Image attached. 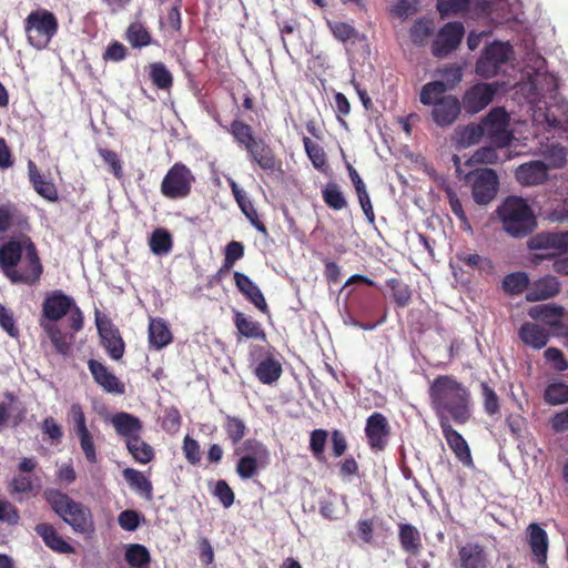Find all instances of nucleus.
<instances>
[{
	"mask_svg": "<svg viewBox=\"0 0 568 568\" xmlns=\"http://www.w3.org/2000/svg\"><path fill=\"white\" fill-rule=\"evenodd\" d=\"M428 394L439 423L440 416H450L458 425H464L470 419V392L455 376H437L432 382Z\"/></svg>",
	"mask_w": 568,
	"mask_h": 568,
	"instance_id": "obj_1",
	"label": "nucleus"
},
{
	"mask_svg": "<svg viewBox=\"0 0 568 568\" xmlns=\"http://www.w3.org/2000/svg\"><path fill=\"white\" fill-rule=\"evenodd\" d=\"M0 267L12 283L32 285L42 274L40 258L28 236L9 241L0 247Z\"/></svg>",
	"mask_w": 568,
	"mask_h": 568,
	"instance_id": "obj_2",
	"label": "nucleus"
},
{
	"mask_svg": "<svg viewBox=\"0 0 568 568\" xmlns=\"http://www.w3.org/2000/svg\"><path fill=\"white\" fill-rule=\"evenodd\" d=\"M503 230L514 239H523L537 226L536 216L530 205L519 196L506 197L496 210Z\"/></svg>",
	"mask_w": 568,
	"mask_h": 568,
	"instance_id": "obj_3",
	"label": "nucleus"
},
{
	"mask_svg": "<svg viewBox=\"0 0 568 568\" xmlns=\"http://www.w3.org/2000/svg\"><path fill=\"white\" fill-rule=\"evenodd\" d=\"M51 509L70 525L77 532L84 534L92 526V516L88 507L70 498L57 488H48L43 493Z\"/></svg>",
	"mask_w": 568,
	"mask_h": 568,
	"instance_id": "obj_4",
	"label": "nucleus"
},
{
	"mask_svg": "<svg viewBox=\"0 0 568 568\" xmlns=\"http://www.w3.org/2000/svg\"><path fill=\"white\" fill-rule=\"evenodd\" d=\"M24 22L28 42L38 50L47 48L58 31L57 18L44 9L30 12Z\"/></svg>",
	"mask_w": 568,
	"mask_h": 568,
	"instance_id": "obj_5",
	"label": "nucleus"
},
{
	"mask_svg": "<svg viewBox=\"0 0 568 568\" xmlns=\"http://www.w3.org/2000/svg\"><path fill=\"white\" fill-rule=\"evenodd\" d=\"M68 315L71 327L80 331L83 326V316L74 300L61 291H54L43 302L44 323H54Z\"/></svg>",
	"mask_w": 568,
	"mask_h": 568,
	"instance_id": "obj_6",
	"label": "nucleus"
},
{
	"mask_svg": "<svg viewBox=\"0 0 568 568\" xmlns=\"http://www.w3.org/2000/svg\"><path fill=\"white\" fill-rule=\"evenodd\" d=\"M194 176L182 163H175L165 174L161 192L165 197L180 199L189 195Z\"/></svg>",
	"mask_w": 568,
	"mask_h": 568,
	"instance_id": "obj_7",
	"label": "nucleus"
},
{
	"mask_svg": "<svg viewBox=\"0 0 568 568\" xmlns=\"http://www.w3.org/2000/svg\"><path fill=\"white\" fill-rule=\"evenodd\" d=\"M511 53V48L501 42H494L485 48L481 57L476 62V73L489 79L499 73Z\"/></svg>",
	"mask_w": 568,
	"mask_h": 568,
	"instance_id": "obj_8",
	"label": "nucleus"
},
{
	"mask_svg": "<svg viewBox=\"0 0 568 568\" xmlns=\"http://www.w3.org/2000/svg\"><path fill=\"white\" fill-rule=\"evenodd\" d=\"M246 455L242 456L236 465V473L243 479H248L257 474L258 467L268 464V450L257 440H246L243 445Z\"/></svg>",
	"mask_w": 568,
	"mask_h": 568,
	"instance_id": "obj_9",
	"label": "nucleus"
},
{
	"mask_svg": "<svg viewBox=\"0 0 568 568\" xmlns=\"http://www.w3.org/2000/svg\"><path fill=\"white\" fill-rule=\"evenodd\" d=\"M500 89L498 82H479L471 85L463 95L462 104L466 113L475 114L489 105Z\"/></svg>",
	"mask_w": 568,
	"mask_h": 568,
	"instance_id": "obj_10",
	"label": "nucleus"
},
{
	"mask_svg": "<svg viewBox=\"0 0 568 568\" xmlns=\"http://www.w3.org/2000/svg\"><path fill=\"white\" fill-rule=\"evenodd\" d=\"M398 540L400 548L407 555L406 564L408 568H429L426 560L418 561L413 566V558L420 555L423 550V541L420 531L412 524H398Z\"/></svg>",
	"mask_w": 568,
	"mask_h": 568,
	"instance_id": "obj_11",
	"label": "nucleus"
},
{
	"mask_svg": "<svg viewBox=\"0 0 568 568\" xmlns=\"http://www.w3.org/2000/svg\"><path fill=\"white\" fill-rule=\"evenodd\" d=\"M439 427L448 447L452 449L455 457L465 467L473 468L474 459L471 456L470 447L463 435L452 426L447 416H440Z\"/></svg>",
	"mask_w": 568,
	"mask_h": 568,
	"instance_id": "obj_12",
	"label": "nucleus"
},
{
	"mask_svg": "<svg viewBox=\"0 0 568 568\" xmlns=\"http://www.w3.org/2000/svg\"><path fill=\"white\" fill-rule=\"evenodd\" d=\"M470 175L474 176L473 197L477 204H488L496 196L498 191V176L491 169H478Z\"/></svg>",
	"mask_w": 568,
	"mask_h": 568,
	"instance_id": "obj_13",
	"label": "nucleus"
},
{
	"mask_svg": "<svg viewBox=\"0 0 568 568\" xmlns=\"http://www.w3.org/2000/svg\"><path fill=\"white\" fill-rule=\"evenodd\" d=\"M465 29L462 22L446 23L437 34L432 44V53L443 58L457 49L463 40Z\"/></svg>",
	"mask_w": 568,
	"mask_h": 568,
	"instance_id": "obj_14",
	"label": "nucleus"
},
{
	"mask_svg": "<svg viewBox=\"0 0 568 568\" xmlns=\"http://www.w3.org/2000/svg\"><path fill=\"white\" fill-rule=\"evenodd\" d=\"M95 324L108 354L115 361L120 359L124 353V342L118 328L100 312H95Z\"/></svg>",
	"mask_w": 568,
	"mask_h": 568,
	"instance_id": "obj_15",
	"label": "nucleus"
},
{
	"mask_svg": "<svg viewBox=\"0 0 568 568\" xmlns=\"http://www.w3.org/2000/svg\"><path fill=\"white\" fill-rule=\"evenodd\" d=\"M480 124L485 129V134L495 141L506 144L509 141L507 131L509 124V115L501 106L494 108L481 120Z\"/></svg>",
	"mask_w": 568,
	"mask_h": 568,
	"instance_id": "obj_16",
	"label": "nucleus"
},
{
	"mask_svg": "<svg viewBox=\"0 0 568 568\" xmlns=\"http://www.w3.org/2000/svg\"><path fill=\"white\" fill-rule=\"evenodd\" d=\"M457 568H488L489 559L485 546L479 542H466L457 548Z\"/></svg>",
	"mask_w": 568,
	"mask_h": 568,
	"instance_id": "obj_17",
	"label": "nucleus"
},
{
	"mask_svg": "<svg viewBox=\"0 0 568 568\" xmlns=\"http://www.w3.org/2000/svg\"><path fill=\"white\" fill-rule=\"evenodd\" d=\"M387 418L379 413H374L367 418L365 432L373 449L384 450L387 446Z\"/></svg>",
	"mask_w": 568,
	"mask_h": 568,
	"instance_id": "obj_18",
	"label": "nucleus"
},
{
	"mask_svg": "<svg viewBox=\"0 0 568 568\" xmlns=\"http://www.w3.org/2000/svg\"><path fill=\"white\" fill-rule=\"evenodd\" d=\"M560 292V283L557 277L552 275L542 276L534 282H530L526 300L528 302H538L557 296Z\"/></svg>",
	"mask_w": 568,
	"mask_h": 568,
	"instance_id": "obj_19",
	"label": "nucleus"
},
{
	"mask_svg": "<svg viewBox=\"0 0 568 568\" xmlns=\"http://www.w3.org/2000/svg\"><path fill=\"white\" fill-rule=\"evenodd\" d=\"M462 105V102L455 97L442 98L434 104L432 111L434 121L440 126L450 125L458 118Z\"/></svg>",
	"mask_w": 568,
	"mask_h": 568,
	"instance_id": "obj_20",
	"label": "nucleus"
},
{
	"mask_svg": "<svg viewBox=\"0 0 568 568\" xmlns=\"http://www.w3.org/2000/svg\"><path fill=\"white\" fill-rule=\"evenodd\" d=\"M515 176L521 185H539L548 179V166L542 161H530L519 165Z\"/></svg>",
	"mask_w": 568,
	"mask_h": 568,
	"instance_id": "obj_21",
	"label": "nucleus"
},
{
	"mask_svg": "<svg viewBox=\"0 0 568 568\" xmlns=\"http://www.w3.org/2000/svg\"><path fill=\"white\" fill-rule=\"evenodd\" d=\"M89 369L94 381L108 393L123 394L124 385L100 362L90 359Z\"/></svg>",
	"mask_w": 568,
	"mask_h": 568,
	"instance_id": "obj_22",
	"label": "nucleus"
},
{
	"mask_svg": "<svg viewBox=\"0 0 568 568\" xmlns=\"http://www.w3.org/2000/svg\"><path fill=\"white\" fill-rule=\"evenodd\" d=\"M531 250L555 248L560 252L568 250V231L539 233L530 240Z\"/></svg>",
	"mask_w": 568,
	"mask_h": 568,
	"instance_id": "obj_23",
	"label": "nucleus"
},
{
	"mask_svg": "<svg viewBox=\"0 0 568 568\" xmlns=\"http://www.w3.org/2000/svg\"><path fill=\"white\" fill-rule=\"evenodd\" d=\"M34 530L51 550L64 555L74 552V548L57 532L53 526L39 524L36 526Z\"/></svg>",
	"mask_w": 568,
	"mask_h": 568,
	"instance_id": "obj_24",
	"label": "nucleus"
},
{
	"mask_svg": "<svg viewBox=\"0 0 568 568\" xmlns=\"http://www.w3.org/2000/svg\"><path fill=\"white\" fill-rule=\"evenodd\" d=\"M532 320L541 321L545 324L557 328L558 331L564 326V307L555 304H542L531 307L528 312Z\"/></svg>",
	"mask_w": 568,
	"mask_h": 568,
	"instance_id": "obj_25",
	"label": "nucleus"
},
{
	"mask_svg": "<svg viewBox=\"0 0 568 568\" xmlns=\"http://www.w3.org/2000/svg\"><path fill=\"white\" fill-rule=\"evenodd\" d=\"M234 281L239 291L244 296H246V298L250 300L251 303H253L262 312H265L267 310V304L263 293L248 276H246L243 273L235 272Z\"/></svg>",
	"mask_w": 568,
	"mask_h": 568,
	"instance_id": "obj_26",
	"label": "nucleus"
},
{
	"mask_svg": "<svg viewBox=\"0 0 568 568\" xmlns=\"http://www.w3.org/2000/svg\"><path fill=\"white\" fill-rule=\"evenodd\" d=\"M111 423L118 435L124 437L126 443L131 438L139 437L142 429L140 419L129 413H118L113 415Z\"/></svg>",
	"mask_w": 568,
	"mask_h": 568,
	"instance_id": "obj_27",
	"label": "nucleus"
},
{
	"mask_svg": "<svg viewBox=\"0 0 568 568\" xmlns=\"http://www.w3.org/2000/svg\"><path fill=\"white\" fill-rule=\"evenodd\" d=\"M528 544L539 564H545L548 551V536L545 529L532 523L528 526Z\"/></svg>",
	"mask_w": 568,
	"mask_h": 568,
	"instance_id": "obj_28",
	"label": "nucleus"
},
{
	"mask_svg": "<svg viewBox=\"0 0 568 568\" xmlns=\"http://www.w3.org/2000/svg\"><path fill=\"white\" fill-rule=\"evenodd\" d=\"M518 334L523 343L536 349L545 347L549 341L548 331L535 323L523 324Z\"/></svg>",
	"mask_w": 568,
	"mask_h": 568,
	"instance_id": "obj_29",
	"label": "nucleus"
},
{
	"mask_svg": "<svg viewBox=\"0 0 568 568\" xmlns=\"http://www.w3.org/2000/svg\"><path fill=\"white\" fill-rule=\"evenodd\" d=\"M172 333L162 318H151L149 323V343L155 349H161L172 342Z\"/></svg>",
	"mask_w": 568,
	"mask_h": 568,
	"instance_id": "obj_30",
	"label": "nucleus"
},
{
	"mask_svg": "<svg viewBox=\"0 0 568 568\" xmlns=\"http://www.w3.org/2000/svg\"><path fill=\"white\" fill-rule=\"evenodd\" d=\"M246 151L261 169L270 171L274 170L275 158L272 150L263 142V140H257Z\"/></svg>",
	"mask_w": 568,
	"mask_h": 568,
	"instance_id": "obj_31",
	"label": "nucleus"
},
{
	"mask_svg": "<svg viewBox=\"0 0 568 568\" xmlns=\"http://www.w3.org/2000/svg\"><path fill=\"white\" fill-rule=\"evenodd\" d=\"M456 258L473 271L491 273L494 270L491 260L477 253L460 251L456 253Z\"/></svg>",
	"mask_w": 568,
	"mask_h": 568,
	"instance_id": "obj_32",
	"label": "nucleus"
},
{
	"mask_svg": "<svg viewBox=\"0 0 568 568\" xmlns=\"http://www.w3.org/2000/svg\"><path fill=\"white\" fill-rule=\"evenodd\" d=\"M281 364L271 357L261 361L255 368V375L263 384H272L273 382L277 381L281 376Z\"/></svg>",
	"mask_w": 568,
	"mask_h": 568,
	"instance_id": "obj_33",
	"label": "nucleus"
},
{
	"mask_svg": "<svg viewBox=\"0 0 568 568\" xmlns=\"http://www.w3.org/2000/svg\"><path fill=\"white\" fill-rule=\"evenodd\" d=\"M484 135L485 129L480 123H470L456 130V140L464 148L478 143Z\"/></svg>",
	"mask_w": 568,
	"mask_h": 568,
	"instance_id": "obj_34",
	"label": "nucleus"
},
{
	"mask_svg": "<svg viewBox=\"0 0 568 568\" xmlns=\"http://www.w3.org/2000/svg\"><path fill=\"white\" fill-rule=\"evenodd\" d=\"M149 246L153 254L166 255L172 248V236L169 231L159 227L150 236Z\"/></svg>",
	"mask_w": 568,
	"mask_h": 568,
	"instance_id": "obj_35",
	"label": "nucleus"
},
{
	"mask_svg": "<svg viewBox=\"0 0 568 568\" xmlns=\"http://www.w3.org/2000/svg\"><path fill=\"white\" fill-rule=\"evenodd\" d=\"M530 281L525 272H514L506 275L503 280V288L507 294L519 295L524 291L528 292Z\"/></svg>",
	"mask_w": 568,
	"mask_h": 568,
	"instance_id": "obj_36",
	"label": "nucleus"
},
{
	"mask_svg": "<svg viewBox=\"0 0 568 568\" xmlns=\"http://www.w3.org/2000/svg\"><path fill=\"white\" fill-rule=\"evenodd\" d=\"M124 558L133 568H146L150 562V552L143 545L130 544L125 548Z\"/></svg>",
	"mask_w": 568,
	"mask_h": 568,
	"instance_id": "obj_37",
	"label": "nucleus"
},
{
	"mask_svg": "<svg viewBox=\"0 0 568 568\" xmlns=\"http://www.w3.org/2000/svg\"><path fill=\"white\" fill-rule=\"evenodd\" d=\"M126 448L133 458L141 464L151 462L154 456L153 448L140 436L129 439L126 443Z\"/></svg>",
	"mask_w": 568,
	"mask_h": 568,
	"instance_id": "obj_38",
	"label": "nucleus"
},
{
	"mask_svg": "<svg viewBox=\"0 0 568 568\" xmlns=\"http://www.w3.org/2000/svg\"><path fill=\"white\" fill-rule=\"evenodd\" d=\"M123 477L136 491L145 495L148 499L151 498V481L141 471L133 468H126L123 470Z\"/></svg>",
	"mask_w": 568,
	"mask_h": 568,
	"instance_id": "obj_39",
	"label": "nucleus"
},
{
	"mask_svg": "<svg viewBox=\"0 0 568 568\" xmlns=\"http://www.w3.org/2000/svg\"><path fill=\"white\" fill-rule=\"evenodd\" d=\"M544 399L552 406L568 403V385L562 382L550 383L545 388Z\"/></svg>",
	"mask_w": 568,
	"mask_h": 568,
	"instance_id": "obj_40",
	"label": "nucleus"
},
{
	"mask_svg": "<svg viewBox=\"0 0 568 568\" xmlns=\"http://www.w3.org/2000/svg\"><path fill=\"white\" fill-rule=\"evenodd\" d=\"M40 487V479L32 478L23 473L13 476L9 484L11 494H30Z\"/></svg>",
	"mask_w": 568,
	"mask_h": 568,
	"instance_id": "obj_41",
	"label": "nucleus"
},
{
	"mask_svg": "<svg viewBox=\"0 0 568 568\" xmlns=\"http://www.w3.org/2000/svg\"><path fill=\"white\" fill-rule=\"evenodd\" d=\"M235 326L237 331L248 338H264V333L257 322L252 321L242 313L235 315Z\"/></svg>",
	"mask_w": 568,
	"mask_h": 568,
	"instance_id": "obj_42",
	"label": "nucleus"
},
{
	"mask_svg": "<svg viewBox=\"0 0 568 568\" xmlns=\"http://www.w3.org/2000/svg\"><path fill=\"white\" fill-rule=\"evenodd\" d=\"M41 325L57 352L67 354L70 351V343L65 339L59 326L55 323H44V320L41 321Z\"/></svg>",
	"mask_w": 568,
	"mask_h": 568,
	"instance_id": "obj_43",
	"label": "nucleus"
},
{
	"mask_svg": "<svg viewBox=\"0 0 568 568\" xmlns=\"http://www.w3.org/2000/svg\"><path fill=\"white\" fill-rule=\"evenodd\" d=\"M484 410L489 416H495L500 412V403L497 393L487 382L480 383Z\"/></svg>",
	"mask_w": 568,
	"mask_h": 568,
	"instance_id": "obj_44",
	"label": "nucleus"
},
{
	"mask_svg": "<svg viewBox=\"0 0 568 568\" xmlns=\"http://www.w3.org/2000/svg\"><path fill=\"white\" fill-rule=\"evenodd\" d=\"M241 211L246 216V219L255 226L257 231L261 233H266V227L262 222L257 219V212L254 209L253 203L251 202L250 197L247 196L246 192L240 194L235 197Z\"/></svg>",
	"mask_w": 568,
	"mask_h": 568,
	"instance_id": "obj_45",
	"label": "nucleus"
},
{
	"mask_svg": "<svg viewBox=\"0 0 568 568\" xmlns=\"http://www.w3.org/2000/svg\"><path fill=\"white\" fill-rule=\"evenodd\" d=\"M447 91V84L444 82H429L425 84L420 91V102L425 105L435 104L440 100L443 94Z\"/></svg>",
	"mask_w": 568,
	"mask_h": 568,
	"instance_id": "obj_46",
	"label": "nucleus"
},
{
	"mask_svg": "<svg viewBox=\"0 0 568 568\" xmlns=\"http://www.w3.org/2000/svg\"><path fill=\"white\" fill-rule=\"evenodd\" d=\"M149 75L153 84L159 89L165 90L172 85V75L166 67L161 62H155L150 65Z\"/></svg>",
	"mask_w": 568,
	"mask_h": 568,
	"instance_id": "obj_47",
	"label": "nucleus"
},
{
	"mask_svg": "<svg viewBox=\"0 0 568 568\" xmlns=\"http://www.w3.org/2000/svg\"><path fill=\"white\" fill-rule=\"evenodd\" d=\"M230 132L234 136L236 142L240 145H243L245 150H247L252 144H254L257 141L253 136L251 126L241 121L232 122Z\"/></svg>",
	"mask_w": 568,
	"mask_h": 568,
	"instance_id": "obj_48",
	"label": "nucleus"
},
{
	"mask_svg": "<svg viewBox=\"0 0 568 568\" xmlns=\"http://www.w3.org/2000/svg\"><path fill=\"white\" fill-rule=\"evenodd\" d=\"M128 41L134 48L146 47L151 42V36L143 24L139 22L132 23L126 32Z\"/></svg>",
	"mask_w": 568,
	"mask_h": 568,
	"instance_id": "obj_49",
	"label": "nucleus"
},
{
	"mask_svg": "<svg viewBox=\"0 0 568 568\" xmlns=\"http://www.w3.org/2000/svg\"><path fill=\"white\" fill-rule=\"evenodd\" d=\"M328 28L334 34V37L342 42L356 40L358 38V32L346 22H328Z\"/></svg>",
	"mask_w": 568,
	"mask_h": 568,
	"instance_id": "obj_50",
	"label": "nucleus"
},
{
	"mask_svg": "<svg viewBox=\"0 0 568 568\" xmlns=\"http://www.w3.org/2000/svg\"><path fill=\"white\" fill-rule=\"evenodd\" d=\"M323 197L325 203L334 210H342L346 206V200L335 184H329L326 186V189L323 191Z\"/></svg>",
	"mask_w": 568,
	"mask_h": 568,
	"instance_id": "obj_51",
	"label": "nucleus"
},
{
	"mask_svg": "<svg viewBox=\"0 0 568 568\" xmlns=\"http://www.w3.org/2000/svg\"><path fill=\"white\" fill-rule=\"evenodd\" d=\"M469 6V0H438L437 10L443 18L453 13L466 11Z\"/></svg>",
	"mask_w": 568,
	"mask_h": 568,
	"instance_id": "obj_52",
	"label": "nucleus"
},
{
	"mask_svg": "<svg viewBox=\"0 0 568 568\" xmlns=\"http://www.w3.org/2000/svg\"><path fill=\"white\" fill-rule=\"evenodd\" d=\"M79 439L80 447L87 458L88 462L94 464L98 460L97 450L94 446L93 435L90 430H85L79 434H75Z\"/></svg>",
	"mask_w": 568,
	"mask_h": 568,
	"instance_id": "obj_53",
	"label": "nucleus"
},
{
	"mask_svg": "<svg viewBox=\"0 0 568 568\" xmlns=\"http://www.w3.org/2000/svg\"><path fill=\"white\" fill-rule=\"evenodd\" d=\"M68 422L72 425L74 434H79L89 429L85 423V415L79 404L71 405L68 412Z\"/></svg>",
	"mask_w": 568,
	"mask_h": 568,
	"instance_id": "obj_54",
	"label": "nucleus"
},
{
	"mask_svg": "<svg viewBox=\"0 0 568 568\" xmlns=\"http://www.w3.org/2000/svg\"><path fill=\"white\" fill-rule=\"evenodd\" d=\"M439 72L442 77L439 82L447 84V90L457 85L463 78V69L456 63L444 67Z\"/></svg>",
	"mask_w": 568,
	"mask_h": 568,
	"instance_id": "obj_55",
	"label": "nucleus"
},
{
	"mask_svg": "<svg viewBox=\"0 0 568 568\" xmlns=\"http://www.w3.org/2000/svg\"><path fill=\"white\" fill-rule=\"evenodd\" d=\"M224 426L233 444H237L245 435L246 426L240 418L227 416Z\"/></svg>",
	"mask_w": 568,
	"mask_h": 568,
	"instance_id": "obj_56",
	"label": "nucleus"
},
{
	"mask_svg": "<svg viewBox=\"0 0 568 568\" xmlns=\"http://www.w3.org/2000/svg\"><path fill=\"white\" fill-rule=\"evenodd\" d=\"M303 144L307 153V156L310 158L314 166H323L325 164V153L323 149L307 136L303 138Z\"/></svg>",
	"mask_w": 568,
	"mask_h": 568,
	"instance_id": "obj_57",
	"label": "nucleus"
},
{
	"mask_svg": "<svg viewBox=\"0 0 568 568\" xmlns=\"http://www.w3.org/2000/svg\"><path fill=\"white\" fill-rule=\"evenodd\" d=\"M120 527L128 531H134L140 526V516L135 510H124L118 517Z\"/></svg>",
	"mask_w": 568,
	"mask_h": 568,
	"instance_id": "obj_58",
	"label": "nucleus"
},
{
	"mask_svg": "<svg viewBox=\"0 0 568 568\" xmlns=\"http://www.w3.org/2000/svg\"><path fill=\"white\" fill-rule=\"evenodd\" d=\"M544 355L546 361L549 362L556 371L562 372L568 368V362L560 349L549 347L545 351Z\"/></svg>",
	"mask_w": 568,
	"mask_h": 568,
	"instance_id": "obj_59",
	"label": "nucleus"
},
{
	"mask_svg": "<svg viewBox=\"0 0 568 568\" xmlns=\"http://www.w3.org/2000/svg\"><path fill=\"white\" fill-rule=\"evenodd\" d=\"M244 254V246L242 243L232 241L227 244L224 258V267L230 268L240 260Z\"/></svg>",
	"mask_w": 568,
	"mask_h": 568,
	"instance_id": "obj_60",
	"label": "nucleus"
},
{
	"mask_svg": "<svg viewBox=\"0 0 568 568\" xmlns=\"http://www.w3.org/2000/svg\"><path fill=\"white\" fill-rule=\"evenodd\" d=\"M412 292L408 285L393 280V300L397 306H405L408 304Z\"/></svg>",
	"mask_w": 568,
	"mask_h": 568,
	"instance_id": "obj_61",
	"label": "nucleus"
},
{
	"mask_svg": "<svg viewBox=\"0 0 568 568\" xmlns=\"http://www.w3.org/2000/svg\"><path fill=\"white\" fill-rule=\"evenodd\" d=\"M34 191L48 201H55L58 199V192L54 184L51 181L41 179L33 185Z\"/></svg>",
	"mask_w": 568,
	"mask_h": 568,
	"instance_id": "obj_62",
	"label": "nucleus"
},
{
	"mask_svg": "<svg viewBox=\"0 0 568 568\" xmlns=\"http://www.w3.org/2000/svg\"><path fill=\"white\" fill-rule=\"evenodd\" d=\"M547 219L554 223H564L568 221V197L558 203L547 212Z\"/></svg>",
	"mask_w": 568,
	"mask_h": 568,
	"instance_id": "obj_63",
	"label": "nucleus"
},
{
	"mask_svg": "<svg viewBox=\"0 0 568 568\" xmlns=\"http://www.w3.org/2000/svg\"><path fill=\"white\" fill-rule=\"evenodd\" d=\"M19 519V511L10 501H0V521L16 525L18 524Z\"/></svg>",
	"mask_w": 568,
	"mask_h": 568,
	"instance_id": "obj_64",
	"label": "nucleus"
}]
</instances>
